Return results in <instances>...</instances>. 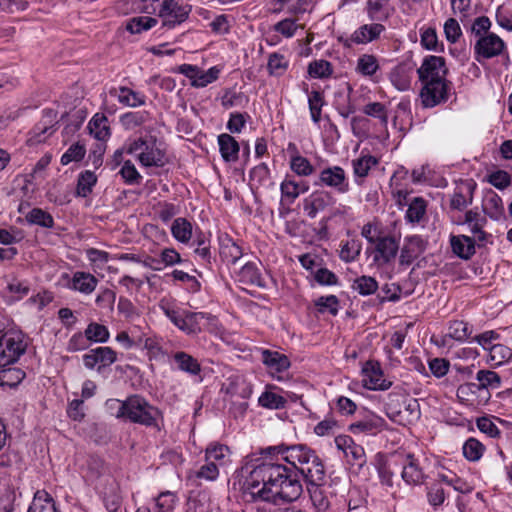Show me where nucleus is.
<instances>
[{
  "mask_svg": "<svg viewBox=\"0 0 512 512\" xmlns=\"http://www.w3.org/2000/svg\"><path fill=\"white\" fill-rule=\"evenodd\" d=\"M280 190L282 195L281 204L290 205L300 195V183L291 179H285L281 183Z\"/></svg>",
  "mask_w": 512,
  "mask_h": 512,
  "instance_id": "obj_41",
  "label": "nucleus"
},
{
  "mask_svg": "<svg viewBox=\"0 0 512 512\" xmlns=\"http://www.w3.org/2000/svg\"><path fill=\"white\" fill-rule=\"evenodd\" d=\"M448 69L445 59L440 56H427L422 65L417 70L419 79L422 83L430 81L446 80Z\"/></svg>",
  "mask_w": 512,
  "mask_h": 512,
  "instance_id": "obj_6",
  "label": "nucleus"
},
{
  "mask_svg": "<svg viewBox=\"0 0 512 512\" xmlns=\"http://www.w3.org/2000/svg\"><path fill=\"white\" fill-rule=\"evenodd\" d=\"M399 470L408 485H419L423 482L424 473L412 454L399 453Z\"/></svg>",
  "mask_w": 512,
  "mask_h": 512,
  "instance_id": "obj_11",
  "label": "nucleus"
},
{
  "mask_svg": "<svg viewBox=\"0 0 512 512\" xmlns=\"http://www.w3.org/2000/svg\"><path fill=\"white\" fill-rule=\"evenodd\" d=\"M462 451H463L464 457L467 460H469L471 462H475V461H478L482 457V455L485 451V446L477 439L469 438L465 441Z\"/></svg>",
  "mask_w": 512,
  "mask_h": 512,
  "instance_id": "obj_38",
  "label": "nucleus"
},
{
  "mask_svg": "<svg viewBox=\"0 0 512 512\" xmlns=\"http://www.w3.org/2000/svg\"><path fill=\"white\" fill-rule=\"evenodd\" d=\"M332 72V65L326 60H316L308 66V73L313 78H328Z\"/></svg>",
  "mask_w": 512,
  "mask_h": 512,
  "instance_id": "obj_50",
  "label": "nucleus"
},
{
  "mask_svg": "<svg viewBox=\"0 0 512 512\" xmlns=\"http://www.w3.org/2000/svg\"><path fill=\"white\" fill-rule=\"evenodd\" d=\"M22 332L7 331L0 336V367H8L19 360L27 349Z\"/></svg>",
  "mask_w": 512,
  "mask_h": 512,
  "instance_id": "obj_4",
  "label": "nucleus"
},
{
  "mask_svg": "<svg viewBox=\"0 0 512 512\" xmlns=\"http://www.w3.org/2000/svg\"><path fill=\"white\" fill-rule=\"evenodd\" d=\"M90 134L96 139L104 141L110 135V129L107 125V118L103 114H95L88 125Z\"/></svg>",
  "mask_w": 512,
  "mask_h": 512,
  "instance_id": "obj_31",
  "label": "nucleus"
},
{
  "mask_svg": "<svg viewBox=\"0 0 512 512\" xmlns=\"http://www.w3.org/2000/svg\"><path fill=\"white\" fill-rule=\"evenodd\" d=\"M385 420L375 414H369L364 419L352 423L349 430L353 434H376L382 431L385 427Z\"/></svg>",
  "mask_w": 512,
  "mask_h": 512,
  "instance_id": "obj_13",
  "label": "nucleus"
},
{
  "mask_svg": "<svg viewBox=\"0 0 512 512\" xmlns=\"http://www.w3.org/2000/svg\"><path fill=\"white\" fill-rule=\"evenodd\" d=\"M159 307L165 316L179 329L185 310L175 307L169 300L162 299Z\"/></svg>",
  "mask_w": 512,
  "mask_h": 512,
  "instance_id": "obj_46",
  "label": "nucleus"
},
{
  "mask_svg": "<svg viewBox=\"0 0 512 512\" xmlns=\"http://www.w3.org/2000/svg\"><path fill=\"white\" fill-rule=\"evenodd\" d=\"M171 232L176 240L187 243L192 237V224L186 218H176L172 223Z\"/></svg>",
  "mask_w": 512,
  "mask_h": 512,
  "instance_id": "obj_32",
  "label": "nucleus"
},
{
  "mask_svg": "<svg viewBox=\"0 0 512 512\" xmlns=\"http://www.w3.org/2000/svg\"><path fill=\"white\" fill-rule=\"evenodd\" d=\"M504 41L495 33L480 37L474 45L475 59L481 62L500 55L505 49Z\"/></svg>",
  "mask_w": 512,
  "mask_h": 512,
  "instance_id": "obj_8",
  "label": "nucleus"
},
{
  "mask_svg": "<svg viewBox=\"0 0 512 512\" xmlns=\"http://www.w3.org/2000/svg\"><path fill=\"white\" fill-rule=\"evenodd\" d=\"M456 396L461 403L468 405H474L477 403L479 397L483 398V395L480 393L476 383L473 382L461 384L457 388Z\"/></svg>",
  "mask_w": 512,
  "mask_h": 512,
  "instance_id": "obj_29",
  "label": "nucleus"
},
{
  "mask_svg": "<svg viewBox=\"0 0 512 512\" xmlns=\"http://www.w3.org/2000/svg\"><path fill=\"white\" fill-rule=\"evenodd\" d=\"M378 288L377 281L370 276H361L353 281L352 289L362 296H368L376 292Z\"/></svg>",
  "mask_w": 512,
  "mask_h": 512,
  "instance_id": "obj_43",
  "label": "nucleus"
},
{
  "mask_svg": "<svg viewBox=\"0 0 512 512\" xmlns=\"http://www.w3.org/2000/svg\"><path fill=\"white\" fill-rule=\"evenodd\" d=\"M172 359L177 368L182 372L191 376H197L201 373V365L199 361L184 351L175 352Z\"/></svg>",
  "mask_w": 512,
  "mask_h": 512,
  "instance_id": "obj_17",
  "label": "nucleus"
},
{
  "mask_svg": "<svg viewBox=\"0 0 512 512\" xmlns=\"http://www.w3.org/2000/svg\"><path fill=\"white\" fill-rule=\"evenodd\" d=\"M118 405L117 418H124L132 423L146 427H158L160 410L151 405L144 397L132 395L123 401L115 400Z\"/></svg>",
  "mask_w": 512,
  "mask_h": 512,
  "instance_id": "obj_3",
  "label": "nucleus"
},
{
  "mask_svg": "<svg viewBox=\"0 0 512 512\" xmlns=\"http://www.w3.org/2000/svg\"><path fill=\"white\" fill-rule=\"evenodd\" d=\"M98 284L97 278L87 272L77 271L69 282V288L83 294H91Z\"/></svg>",
  "mask_w": 512,
  "mask_h": 512,
  "instance_id": "obj_15",
  "label": "nucleus"
},
{
  "mask_svg": "<svg viewBox=\"0 0 512 512\" xmlns=\"http://www.w3.org/2000/svg\"><path fill=\"white\" fill-rule=\"evenodd\" d=\"M158 23L156 18L149 16H137L131 18L126 25V29L132 34H139L154 27Z\"/></svg>",
  "mask_w": 512,
  "mask_h": 512,
  "instance_id": "obj_34",
  "label": "nucleus"
},
{
  "mask_svg": "<svg viewBox=\"0 0 512 512\" xmlns=\"http://www.w3.org/2000/svg\"><path fill=\"white\" fill-rule=\"evenodd\" d=\"M483 210L486 215L494 220L504 216V205L501 197L494 191H489L483 201Z\"/></svg>",
  "mask_w": 512,
  "mask_h": 512,
  "instance_id": "obj_21",
  "label": "nucleus"
},
{
  "mask_svg": "<svg viewBox=\"0 0 512 512\" xmlns=\"http://www.w3.org/2000/svg\"><path fill=\"white\" fill-rule=\"evenodd\" d=\"M500 335L493 331H485L481 334L476 335L472 341L479 344L484 350L490 351L498 342Z\"/></svg>",
  "mask_w": 512,
  "mask_h": 512,
  "instance_id": "obj_60",
  "label": "nucleus"
},
{
  "mask_svg": "<svg viewBox=\"0 0 512 512\" xmlns=\"http://www.w3.org/2000/svg\"><path fill=\"white\" fill-rule=\"evenodd\" d=\"M321 485H311V488H309L310 498L318 512H327L331 506V501L328 493L321 488Z\"/></svg>",
  "mask_w": 512,
  "mask_h": 512,
  "instance_id": "obj_28",
  "label": "nucleus"
},
{
  "mask_svg": "<svg viewBox=\"0 0 512 512\" xmlns=\"http://www.w3.org/2000/svg\"><path fill=\"white\" fill-rule=\"evenodd\" d=\"M390 78L398 90L405 91L410 88V77L403 66L393 70Z\"/></svg>",
  "mask_w": 512,
  "mask_h": 512,
  "instance_id": "obj_62",
  "label": "nucleus"
},
{
  "mask_svg": "<svg viewBox=\"0 0 512 512\" xmlns=\"http://www.w3.org/2000/svg\"><path fill=\"white\" fill-rule=\"evenodd\" d=\"M363 386L369 390H387L392 383L384 378L378 362L367 361L362 368Z\"/></svg>",
  "mask_w": 512,
  "mask_h": 512,
  "instance_id": "obj_10",
  "label": "nucleus"
},
{
  "mask_svg": "<svg viewBox=\"0 0 512 512\" xmlns=\"http://www.w3.org/2000/svg\"><path fill=\"white\" fill-rule=\"evenodd\" d=\"M290 167L292 171L300 176H309L314 172V167L309 160L300 155L291 158Z\"/></svg>",
  "mask_w": 512,
  "mask_h": 512,
  "instance_id": "obj_57",
  "label": "nucleus"
},
{
  "mask_svg": "<svg viewBox=\"0 0 512 512\" xmlns=\"http://www.w3.org/2000/svg\"><path fill=\"white\" fill-rule=\"evenodd\" d=\"M86 153L85 146L79 142L72 144L61 157V164L68 165L71 162L81 161Z\"/></svg>",
  "mask_w": 512,
  "mask_h": 512,
  "instance_id": "obj_55",
  "label": "nucleus"
},
{
  "mask_svg": "<svg viewBox=\"0 0 512 512\" xmlns=\"http://www.w3.org/2000/svg\"><path fill=\"white\" fill-rule=\"evenodd\" d=\"M451 247L456 256H472L475 254V242L468 236H452Z\"/></svg>",
  "mask_w": 512,
  "mask_h": 512,
  "instance_id": "obj_26",
  "label": "nucleus"
},
{
  "mask_svg": "<svg viewBox=\"0 0 512 512\" xmlns=\"http://www.w3.org/2000/svg\"><path fill=\"white\" fill-rule=\"evenodd\" d=\"M177 497L170 491L161 492L155 498L154 512H173Z\"/></svg>",
  "mask_w": 512,
  "mask_h": 512,
  "instance_id": "obj_44",
  "label": "nucleus"
},
{
  "mask_svg": "<svg viewBox=\"0 0 512 512\" xmlns=\"http://www.w3.org/2000/svg\"><path fill=\"white\" fill-rule=\"evenodd\" d=\"M148 119V113L144 111L129 112L121 117L122 124L127 129H133L137 126L142 125Z\"/></svg>",
  "mask_w": 512,
  "mask_h": 512,
  "instance_id": "obj_61",
  "label": "nucleus"
},
{
  "mask_svg": "<svg viewBox=\"0 0 512 512\" xmlns=\"http://www.w3.org/2000/svg\"><path fill=\"white\" fill-rule=\"evenodd\" d=\"M384 30V26L379 23L365 24L351 35V41L357 44H366L377 39Z\"/></svg>",
  "mask_w": 512,
  "mask_h": 512,
  "instance_id": "obj_19",
  "label": "nucleus"
},
{
  "mask_svg": "<svg viewBox=\"0 0 512 512\" xmlns=\"http://www.w3.org/2000/svg\"><path fill=\"white\" fill-rule=\"evenodd\" d=\"M375 244L380 256H396L398 251V242L394 237L380 236Z\"/></svg>",
  "mask_w": 512,
  "mask_h": 512,
  "instance_id": "obj_48",
  "label": "nucleus"
},
{
  "mask_svg": "<svg viewBox=\"0 0 512 512\" xmlns=\"http://www.w3.org/2000/svg\"><path fill=\"white\" fill-rule=\"evenodd\" d=\"M90 343H105L108 341L110 333L106 326L91 322L85 329Z\"/></svg>",
  "mask_w": 512,
  "mask_h": 512,
  "instance_id": "obj_42",
  "label": "nucleus"
},
{
  "mask_svg": "<svg viewBox=\"0 0 512 512\" xmlns=\"http://www.w3.org/2000/svg\"><path fill=\"white\" fill-rule=\"evenodd\" d=\"M205 461H211L223 467L231 462V451L228 446L217 442L210 443L205 449Z\"/></svg>",
  "mask_w": 512,
  "mask_h": 512,
  "instance_id": "obj_16",
  "label": "nucleus"
},
{
  "mask_svg": "<svg viewBox=\"0 0 512 512\" xmlns=\"http://www.w3.org/2000/svg\"><path fill=\"white\" fill-rule=\"evenodd\" d=\"M379 69V64L374 55L364 54L357 61V71L365 76L374 75Z\"/></svg>",
  "mask_w": 512,
  "mask_h": 512,
  "instance_id": "obj_45",
  "label": "nucleus"
},
{
  "mask_svg": "<svg viewBox=\"0 0 512 512\" xmlns=\"http://www.w3.org/2000/svg\"><path fill=\"white\" fill-rule=\"evenodd\" d=\"M219 70L216 67H212L207 71L198 69V72L195 75V78L191 82L193 87H205L208 84L212 83L218 78Z\"/></svg>",
  "mask_w": 512,
  "mask_h": 512,
  "instance_id": "obj_54",
  "label": "nucleus"
},
{
  "mask_svg": "<svg viewBox=\"0 0 512 512\" xmlns=\"http://www.w3.org/2000/svg\"><path fill=\"white\" fill-rule=\"evenodd\" d=\"M476 386L479 388L480 393L483 395V400L487 401L490 398L489 389H498L501 386V377L491 370H479L476 374Z\"/></svg>",
  "mask_w": 512,
  "mask_h": 512,
  "instance_id": "obj_14",
  "label": "nucleus"
},
{
  "mask_svg": "<svg viewBox=\"0 0 512 512\" xmlns=\"http://www.w3.org/2000/svg\"><path fill=\"white\" fill-rule=\"evenodd\" d=\"M328 202V193H313L305 199L303 209L309 217L314 218L318 211L323 210L328 205Z\"/></svg>",
  "mask_w": 512,
  "mask_h": 512,
  "instance_id": "obj_25",
  "label": "nucleus"
},
{
  "mask_svg": "<svg viewBox=\"0 0 512 512\" xmlns=\"http://www.w3.org/2000/svg\"><path fill=\"white\" fill-rule=\"evenodd\" d=\"M271 454L281 456V459L298 470L309 485L322 484L325 480V467L314 450L306 445L284 444L267 447Z\"/></svg>",
  "mask_w": 512,
  "mask_h": 512,
  "instance_id": "obj_2",
  "label": "nucleus"
},
{
  "mask_svg": "<svg viewBox=\"0 0 512 512\" xmlns=\"http://www.w3.org/2000/svg\"><path fill=\"white\" fill-rule=\"evenodd\" d=\"M378 160L373 156H363L353 161V171L358 177H366L370 169L377 165Z\"/></svg>",
  "mask_w": 512,
  "mask_h": 512,
  "instance_id": "obj_53",
  "label": "nucleus"
},
{
  "mask_svg": "<svg viewBox=\"0 0 512 512\" xmlns=\"http://www.w3.org/2000/svg\"><path fill=\"white\" fill-rule=\"evenodd\" d=\"M186 512H211V504L206 497H191L187 501Z\"/></svg>",
  "mask_w": 512,
  "mask_h": 512,
  "instance_id": "obj_64",
  "label": "nucleus"
},
{
  "mask_svg": "<svg viewBox=\"0 0 512 512\" xmlns=\"http://www.w3.org/2000/svg\"><path fill=\"white\" fill-rule=\"evenodd\" d=\"M264 461L255 466L243 484V494L248 502L258 504H274L280 500L293 502L302 494V484L292 469L285 466L280 455L271 454L267 448Z\"/></svg>",
  "mask_w": 512,
  "mask_h": 512,
  "instance_id": "obj_1",
  "label": "nucleus"
},
{
  "mask_svg": "<svg viewBox=\"0 0 512 512\" xmlns=\"http://www.w3.org/2000/svg\"><path fill=\"white\" fill-rule=\"evenodd\" d=\"M26 219L31 224H36L45 228L53 226V217L46 211L40 208H33L26 216Z\"/></svg>",
  "mask_w": 512,
  "mask_h": 512,
  "instance_id": "obj_47",
  "label": "nucleus"
},
{
  "mask_svg": "<svg viewBox=\"0 0 512 512\" xmlns=\"http://www.w3.org/2000/svg\"><path fill=\"white\" fill-rule=\"evenodd\" d=\"M309 109L311 118L315 123L321 119V111L324 105V98L321 92L313 90L308 98Z\"/></svg>",
  "mask_w": 512,
  "mask_h": 512,
  "instance_id": "obj_52",
  "label": "nucleus"
},
{
  "mask_svg": "<svg viewBox=\"0 0 512 512\" xmlns=\"http://www.w3.org/2000/svg\"><path fill=\"white\" fill-rule=\"evenodd\" d=\"M258 403L261 407L277 410L284 408L287 400L277 393L265 391L260 395Z\"/></svg>",
  "mask_w": 512,
  "mask_h": 512,
  "instance_id": "obj_40",
  "label": "nucleus"
},
{
  "mask_svg": "<svg viewBox=\"0 0 512 512\" xmlns=\"http://www.w3.org/2000/svg\"><path fill=\"white\" fill-rule=\"evenodd\" d=\"M90 341L88 339V336L86 335V332L84 333L77 332L71 336L69 341L67 342V351L68 352H78L83 351L89 348Z\"/></svg>",
  "mask_w": 512,
  "mask_h": 512,
  "instance_id": "obj_59",
  "label": "nucleus"
},
{
  "mask_svg": "<svg viewBox=\"0 0 512 512\" xmlns=\"http://www.w3.org/2000/svg\"><path fill=\"white\" fill-rule=\"evenodd\" d=\"M439 480L449 486H452L455 491L463 494L472 492L473 487L465 480L456 475L439 474Z\"/></svg>",
  "mask_w": 512,
  "mask_h": 512,
  "instance_id": "obj_51",
  "label": "nucleus"
},
{
  "mask_svg": "<svg viewBox=\"0 0 512 512\" xmlns=\"http://www.w3.org/2000/svg\"><path fill=\"white\" fill-rule=\"evenodd\" d=\"M315 306L320 313L329 312L335 316L338 313L339 300L335 295L322 296L315 301Z\"/></svg>",
  "mask_w": 512,
  "mask_h": 512,
  "instance_id": "obj_58",
  "label": "nucleus"
},
{
  "mask_svg": "<svg viewBox=\"0 0 512 512\" xmlns=\"http://www.w3.org/2000/svg\"><path fill=\"white\" fill-rule=\"evenodd\" d=\"M138 160L146 167L162 166L163 153L155 147V141H149L147 143V150L143 149V151L138 153Z\"/></svg>",
  "mask_w": 512,
  "mask_h": 512,
  "instance_id": "obj_23",
  "label": "nucleus"
},
{
  "mask_svg": "<svg viewBox=\"0 0 512 512\" xmlns=\"http://www.w3.org/2000/svg\"><path fill=\"white\" fill-rule=\"evenodd\" d=\"M426 212V201L422 197H414L408 204L406 219L409 222H419Z\"/></svg>",
  "mask_w": 512,
  "mask_h": 512,
  "instance_id": "obj_39",
  "label": "nucleus"
},
{
  "mask_svg": "<svg viewBox=\"0 0 512 512\" xmlns=\"http://www.w3.org/2000/svg\"><path fill=\"white\" fill-rule=\"evenodd\" d=\"M96 182L97 177L92 171L86 170L82 172L77 181V195L80 197H87L92 192V188Z\"/></svg>",
  "mask_w": 512,
  "mask_h": 512,
  "instance_id": "obj_37",
  "label": "nucleus"
},
{
  "mask_svg": "<svg viewBox=\"0 0 512 512\" xmlns=\"http://www.w3.org/2000/svg\"><path fill=\"white\" fill-rule=\"evenodd\" d=\"M120 94L117 95L118 100L120 103L136 107L141 106L145 103L144 96H141L139 93L127 88V87H120L119 88Z\"/></svg>",
  "mask_w": 512,
  "mask_h": 512,
  "instance_id": "obj_49",
  "label": "nucleus"
},
{
  "mask_svg": "<svg viewBox=\"0 0 512 512\" xmlns=\"http://www.w3.org/2000/svg\"><path fill=\"white\" fill-rule=\"evenodd\" d=\"M399 472V453L392 455L389 460L378 469L379 477L383 484L393 485V476Z\"/></svg>",
  "mask_w": 512,
  "mask_h": 512,
  "instance_id": "obj_30",
  "label": "nucleus"
},
{
  "mask_svg": "<svg viewBox=\"0 0 512 512\" xmlns=\"http://www.w3.org/2000/svg\"><path fill=\"white\" fill-rule=\"evenodd\" d=\"M512 358V350L504 344L497 343L488 354V362L500 366Z\"/></svg>",
  "mask_w": 512,
  "mask_h": 512,
  "instance_id": "obj_35",
  "label": "nucleus"
},
{
  "mask_svg": "<svg viewBox=\"0 0 512 512\" xmlns=\"http://www.w3.org/2000/svg\"><path fill=\"white\" fill-rule=\"evenodd\" d=\"M218 144L222 158L226 162H234L238 159L239 144L231 135L224 133L218 136Z\"/></svg>",
  "mask_w": 512,
  "mask_h": 512,
  "instance_id": "obj_20",
  "label": "nucleus"
},
{
  "mask_svg": "<svg viewBox=\"0 0 512 512\" xmlns=\"http://www.w3.org/2000/svg\"><path fill=\"white\" fill-rule=\"evenodd\" d=\"M262 361L269 368L270 372L281 373L290 367L288 357L277 351L264 350L262 352Z\"/></svg>",
  "mask_w": 512,
  "mask_h": 512,
  "instance_id": "obj_18",
  "label": "nucleus"
},
{
  "mask_svg": "<svg viewBox=\"0 0 512 512\" xmlns=\"http://www.w3.org/2000/svg\"><path fill=\"white\" fill-rule=\"evenodd\" d=\"M288 67V62L285 57L278 53H273L269 56L267 68L271 75L281 76L284 74Z\"/></svg>",
  "mask_w": 512,
  "mask_h": 512,
  "instance_id": "obj_56",
  "label": "nucleus"
},
{
  "mask_svg": "<svg viewBox=\"0 0 512 512\" xmlns=\"http://www.w3.org/2000/svg\"><path fill=\"white\" fill-rule=\"evenodd\" d=\"M322 184L335 188L338 192L348 191V182L346 181L345 171L339 166L326 168L320 173Z\"/></svg>",
  "mask_w": 512,
  "mask_h": 512,
  "instance_id": "obj_12",
  "label": "nucleus"
},
{
  "mask_svg": "<svg viewBox=\"0 0 512 512\" xmlns=\"http://www.w3.org/2000/svg\"><path fill=\"white\" fill-rule=\"evenodd\" d=\"M0 368V386L14 387L25 378V372L19 368Z\"/></svg>",
  "mask_w": 512,
  "mask_h": 512,
  "instance_id": "obj_33",
  "label": "nucleus"
},
{
  "mask_svg": "<svg viewBox=\"0 0 512 512\" xmlns=\"http://www.w3.org/2000/svg\"><path fill=\"white\" fill-rule=\"evenodd\" d=\"M473 333V327L462 320H453L449 323L448 332L445 337H449L459 342L467 341Z\"/></svg>",
  "mask_w": 512,
  "mask_h": 512,
  "instance_id": "obj_24",
  "label": "nucleus"
},
{
  "mask_svg": "<svg viewBox=\"0 0 512 512\" xmlns=\"http://www.w3.org/2000/svg\"><path fill=\"white\" fill-rule=\"evenodd\" d=\"M28 512H58V510L47 492L37 491Z\"/></svg>",
  "mask_w": 512,
  "mask_h": 512,
  "instance_id": "obj_27",
  "label": "nucleus"
},
{
  "mask_svg": "<svg viewBox=\"0 0 512 512\" xmlns=\"http://www.w3.org/2000/svg\"><path fill=\"white\" fill-rule=\"evenodd\" d=\"M450 82L446 80L423 83L420 97L424 107L432 108L448 100Z\"/></svg>",
  "mask_w": 512,
  "mask_h": 512,
  "instance_id": "obj_7",
  "label": "nucleus"
},
{
  "mask_svg": "<svg viewBox=\"0 0 512 512\" xmlns=\"http://www.w3.org/2000/svg\"><path fill=\"white\" fill-rule=\"evenodd\" d=\"M191 12L188 5H180L175 0H164L159 9V17L163 19V26L173 28L184 22Z\"/></svg>",
  "mask_w": 512,
  "mask_h": 512,
  "instance_id": "obj_5",
  "label": "nucleus"
},
{
  "mask_svg": "<svg viewBox=\"0 0 512 512\" xmlns=\"http://www.w3.org/2000/svg\"><path fill=\"white\" fill-rule=\"evenodd\" d=\"M203 317L204 312H191L185 310L179 329L187 335L198 334L202 331Z\"/></svg>",
  "mask_w": 512,
  "mask_h": 512,
  "instance_id": "obj_22",
  "label": "nucleus"
},
{
  "mask_svg": "<svg viewBox=\"0 0 512 512\" xmlns=\"http://www.w3.org/2000/svg\"><path fill=\"white\" fill-rule=\"evenodd\" d=\"M7 292L9 293V298L12 302L19 301L27 296L30 292V285L27 281H21L16 278H13L7 284Z\"/></svg>",
  "mask_w": 512,
  "mask_h": 512,
  "instance_id": "obj_36",
  "label": "nucleus"
},
{
  "mask_svg": "<svg viewBox=\"0 0 512 512\" xmlns=\"http://www.w3.org/2000/svg\"><path fill=\"white\" fill-rule=\"evenodd\" d=\"M491 28V21L487 16H480L474 19L471 26V33L477 38L485 37L486 35L491 34L489 32Z\"/></svg>",
  "mask_w": 512,
  "mask_h": 512,
  "instance_id": "obj_63",
  "label": "nucleus"
},
{
  "mask_svg": "<svg viewBox=\"0 0 512 512\" xmlns=\"http://www.w3.org/2000/svg\"><path fill=\"white\" fill-rule=\"evenodd\" d=\"M82 359L87 369L92 370L97 367V370L101 371L117 361V353L111 347L101 346L89 350Z\"/></svg>",
  "mask_w": 512,
  "mask_h": 512,
  "instance_id": "obj_9",
  "label": "nucleus"
}]
</instances>
